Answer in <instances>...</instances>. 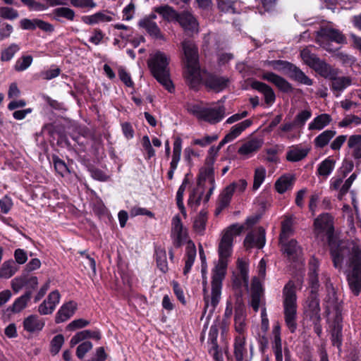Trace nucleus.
Wrapping results in <instances>:
<instances>
[{"label": "nucleus", "instance_id": "nucleus-1", "mask_svg": "<svg viewBox=\"0 0 361 361\" xmlns=\"http://www.w3.org/2000/svg\"><path fill=\"white\" fill-rule=\"evenodd\" d=\"M243 229V225L235 224L228 227L223 233L219 244V260L212 274L211 296L207 294L206 287L204 288V314L209 312L208 317L214 312L221 299L222 281L226 273L228 259L232 254L233 238L239 235Z\"/></svg>", "mask_w": 361, "mask_h": 361}, {"label": "nucleus", "instance_id": "nucleus-2", "mask_svg": "<svg viewBox=\"0 0 361 361\" xmlns=\"http://www.w3.org/2000/svg\"><path fill=\"white\" fill-rule=\"evenodd\" d=\"M181 44L184 54L185 78L192 86L203 81L208 88L216 92L221 91L227 87L229 80L226 77L209 74L204 78L200 68L197 47L192 41L184 40Z\"/></svg>", "mask_w": 361, "mask_h": 361}, {"label": "nucleus", "instance_id": "nucleus-3", "mask_svg": "<svg viewBox=\"0 0 361 361\" xmlns=\"http://www.w3.org/2000/svg\"><path fill=\"white\" fill-rule=\"evenodd\" d=\"M334 266L341 269L345 259L349 267L347 277L352 292L357 295L361 290V249L353 243H340L331 248Z\"/></svg>", "mask_w": 361, "mask_h": 361}, {"label": "nucleus", "instance_id": "nucleus-4", "mask_svg": "<svg viewBox=\"0 0 361 361\" xmlns=\"http://www.w3.org/2000/svg\"><path fill=\"white\" fill-rule=\"evenodd\" d=\"M319 268V260L312 257L309 262L308 280L311 288L310 295L305 301L304 306L305 313L312 321L319 322L320 306L318 298V289L319 287L318 272Z\"/></svg>", "mask_w": 361, "mask_h": 361}, {"label": "nucleus", "instance_id": "nucleus-5", "mask_svg": "<svg viewBox=\"0 0 361 361\" xmlns=\"http://www.w3.org/2000/svg\"><path fill=\"white\" fill-rule=\"evenodd\" d=\"M169 62V56L165 53L158 51L150 55L148 66L157 80L169 92H172L174 87L170 79Z\"/></svg>", "mask_w": 361, "mask_h": 361}, {"label": "nucleus", "instance_id": "nucleus-6", "mask_svg": "<svg viewBox=\"0 0 361 361\" xmlns=\"http://www.w3.org/2000/svg\"><path fill=\"white\" fill-rule=\"evenodd\" d=\"M283 306L286 324L291 333L297 328V295L296 287L293 281H289L283 287L282 291Z\"/></svg>", "mask_w": 361, "mask_h": 361}, {"label": "nucleus", "instance_id": "nucleus-7", "mask_svg": "<svg viewBox=\"0 0 361 361\" xmlns=\"http://www.w3.org/2000/svg\"><path fill=\"white\" fill-rule=\"evenodd\" d=\"M187 111L197 119L211 124L220 122L226 116V109L223 105L203 107L197 104H188Z\"/></svg>", "mask_w": 361, "mask_h": 361}, {"label": "nucleus", "instance_id": "nucleus-8", "mask_svg": "<svg viewBox=\"0 0 361 361\" xmlns=\"http://www.w3.org/2000/svg\"><path fill=\"white\" fill-rule=\"evenodd\" d=\"M327 40L335 42L338 44L345 43V37L339 30L330 27H322L317 32L316 41L324 48L329 49L325 44V41Z\"/></svg>", "mask_w": 361, "mask_h": 361}, {"label": "nucleus", "instance_id": "nucleus-9", "mask_svg": "<svg viewBox=\"0 0 361 361\" xmlns=\"http://www.w3.org/2000/svg\"><path fill=\"white\" fill-rule=\"evenodd\" d=\"M314 232L317 235L330 237L334 232L333 218L328 213L320 214L314 222Z\"/></svg>", "mask_w": 361, "mask_h": 361}, {"label": "nucleus", "instance_id": "nucleus-10", "mask_svg": "<svg viewBox=\"0 0 361 361\" xmlns=\"http://www.w3.org/2000/svg\"><path fill=\"white\" fill-rule=\"evenodd\" d=\"M343 178H345V176L343 175L342 176H334L330 180V188L338 190V197L339 199H342V197L348 192L353 183L356 179L357 175L355 173H352L344 183H343Z\"/></svg>", "mask_w": 361, "mask_h": 361}, {"label": "nucleus", "instance_id": "nucleus-11", "mask_svg": "<svg viewBox=\"0 0 361 361\" xmlns=\"http://www.w3.org/2000/svg\"><path fill=\"white\" fill-rule=\"evenodd\" d=\"M280 243L281 245V250L289 260L296 261L300 259L302 255V250L295 240H286L281 241Z\"/></svg>", "mask_w": 361, "mask_h": 361}, {"label": "nucleus", "instance_id": "nucleus-12", "mask_svg": "<svg viewBox=\"0 0 361 361\" xmlns=\"http://www.w3.org/2000/svg\"><path fill=\"white\" fill-rule=\"evenodd\" d=\"M61 295L58 290L51 292L38 307V312L42 315L51 314L60 302Z\"/></svg>", "mask_w": 361, "mask_h": 361}, {"label": "nucleus", "instance_id": "nucleus-13", "mask_svg": "<svg viewBox=\"0 0 361 361\" xmlns=\"http://www.w3.org/2000/svg\"><path fill=\"white\" fill-rule=\"evenodd\" d=\"M265 244V231L262 228H259L252 231L246 236L244 245L247 249L254 247L262 248Z\"/></svg>", "mask_w": 361, "mask_h": 361}, {"label": "nucleus", "instance_id": "nucleus-14", "mask_svg": "<svg viewBox=\"0 0 361 361\" xmlns=\"http://www.w3.org/2000/svg\"><path fill=\"white\" fill-rule=\"evenodd\" d=\"M172 232L175 236V245L177 247L180 246L188 240V233L186 229L183 227L179 216H175L172 219Z\"/></svg>", "mask_w": 361, "mask_h": 361}, {"label": "nucleus", "instance_id": "nucleus-15", "mask_svg": "<svg viewBox=\"0 0 361 361\" xmlns=\"http://www.w3.org/2000/svg\"><path fill=\"white\" fill-rule=\"evenodd\" d=\"M326 295L324 300V305L328 313L335 311L338 315L339 312L340 302L337 298L335 289L331 284H326Z\"/></svg>", "mask_w": 361, "mask_h": 361}, {"label": "nucleus", "instance_id": "nucleus-16", "mask_svg": "<svg viewBox=\"0 0 361 361\" xmlns=\"http://www.w3.org/2000/svg\"><path fill=\"white\" fill-rule=\"evenodd\" d=\"M246 312L243 305L238 303L235 308L234 326L238 336H245L246 331Z\"/></svg>", "mask_w": 361, "mask_h": 361}, {"label": "nucleus", "instance_id": "nucleus-17", "mask_svg": "<svg viewBox=\"0 0 361 361\" xmlns=\"http://www.w3.org/2000/svg\"><path fill=\"white\" fill-rule=\"evenodd\" d=\"M181 152L182 140L180 137H176L173 142L172 159L170 162V169L167 174L168 178L169 180H172L173 178L174 172L177 169L178 164L180 160Z\"/></svg>", "mask_w": 361, "mask_h": 361}, {"label": "nucleus", "instance_id": "nucleus-18", "mask_svg": "<svg viewBox=\"0 0 361 361\" xmlns=\"http://www.w3.org/2000/svg\"><path fill=\"white\" fill-rule=\"evenodd\" d=\"M271 333L273 336L271 341L272 349L275 355L276 361H283L281 326L278 322L274 324Z\"/></svg>", "mask_w": 361, "mask_h": 361}, {"label": "nucleus", "instance_id": "nucleus-19", "mask_svg": "<svg viewBox=\"0 0 361 361\" xmlns=\"http://www.w3.org/2000/svg\"><path fill=\"white\" fill-rule=\"evenodd\" d=\"M181 27L187 32H197L198 23L195 18L188 11L178 14L176 20Z\"/></svg>", "mask_w": 361, "mask_h": 361}, {"label": "nucleus", "instance_id": "nucleus-20", "mask_svg": "<svg viewBox=\"0 0 361 361\" xmlns=\"http://www.w3.org/2000/svg\"><path fill=\"white\" fill-rule=\"evenodd\" d=\"M77 303L73 301H69L64 303L58 310L55 322L56 324L62 323L69 319L77 310Z\"/></svg>", "mask_w": 361, "mask_h": 361}, {"label": "nucleus", "instance_id": "nucleus-21", "mask_svg": "<svg viewBox=\"0 0 361 361\" xmlns=\"http://www.w3.org/2000/svg\"><path fill=\"white\" fill-rule=\"evenodd\" d=\"M348 153L357 162H361V135H352L347 141Z\"/></svg>", "mask_w": 361, "mask_h": 361}, {"label": "nucleus", "instance_id": "nucleus-22", "mask_svg": "<svg viewBox=\"0 0 361 361\" xmlns=\"http://www.w3.org/2000/svg\"><path fill=\"white\" fill-rule=\"evenodd\" d=\"M20 26L23 30H33L38 27L45 32H53L54 26L47 22L39 19H27L24 18L20 20Z\"/></svg>", "mask_w": 361, "mask_h": 361}, {"label": "nucleus", "instance_id": "nucleus-23", "mask_svg": "<svg viewBox=\"0 0 361 361\" xmlns=\"http://www.w3.org/2000/svg\"><path fill=\"white\" fill-rule=\"evenodd\" d=\"M45 325L44 319L36 314H31L23 321V328L29 333H37L42 330Z\"/></svg>", "mask_w": 361, "mask_h": 361}, {"label": "nucleus", "instance_id": "nucleus-24", "mask_svg": "<svg viewBox=\"0 0 361 361\" xmlns=\"http://www.w3.org/2000/svg\"><path fill=\"white\" fill-rule=\"evenodd\" d=\"M337 75L338 73L336 72L334 76L330 79V87L334 94L338 97L345 89L351 85L352 81L350 77H338Z\"/></svg>", "mask_w": 361, "mask_h": 361}, {"label": "nucleus", "instance_id": "nucleus-25", "mask_svg": "<svg viewBox=\"0 0 361 361\" xmlns=\"http://www.w3.org/2000/svg\"><path fill=\"white\" fill-rule=\"evenodd\" d=\"M262 78L274 84L280 90L284 92H290L293 90L292 85L283 78L271 72L264 73Z\"/></svg>", "mask_w": 361, "mask_h": 361}, {"label": "nucleus", "instance_id": "nucleus-26", "mask_svg": "<svg viewBox=\"0 0 361 361\" xmlns=\"http://www.w3.org/2000/svg\"><path fill=\"white\" fill-rule=\"evenodd\" d=\"M251 291V306L255 312H257L259 307L263 291L261 281L257 279V277H254L252 279Z\"/></svg>", "mask_w": 361, "mask_h": 361}, {"label": "nucleus", "instance_id": "nucleus-27", "mask_svg": "<svg viewBox=\"0 0 361 361\" xmlns=\"http://www.w3.org/2000/svg\"><path fill=\"white\" fill-rule=\"evenodd\" d=\"M332 122V117L329 114H321L314 117L308 124L309 130L320 131Z\"/></svg>", "mask_w": 361, "mask_h": 361}, {"label": "nucleus", "instance_id": "nucleus-28", "mask_svg": "<svg viewBox=\"0 0 361 361\" xmlns=\"http://www.w3.org/2000/svg\"><path fill=\"white\" fill-rule=\"evenodd\" d=\"M251 87L263 93L266 104L271 105L274 102L276 99L275 94L269 86L265 83L255 80L251 83Z\"/></svg>", "mask_w": 361, "mask_h": 361}, {"label": "nucleus", "instance_id": "nucleus-29", "mask_svg": "<svg viewBox=\"0 0 361 361\" xmlns=\"http://www.w3.org/2000/svg\"><path fill=\"white\" fill-rule=\"evenodd\" d=\"M139 25L144 28L151 37L155 39H165L157 23L151 19H143L140 20Z\"/></svg>", "mask_w": 361, "mask_h": 361}, {"label": "nucleus", "instance_id": "nucleus-30", "mask_svg": "<svg viewBox=\"0 0 361 361\" xmlns=\"http://www.w3.org/2000/svg\"><path fill=\"white\" fill-rule=\"evenodd\" d=\"M19 267L13 259L4 261L0 266V279H8L18 271Z\"/></svg>", "mask_w": 361, "mask_h": 361}, {"label": "nucleus", "instance_id": "nucleus-31", "mask_svg": "<svg viewBox=\"0 0 361 361\" xmlns=\"http://www.w3.org/2000/svg\"><path fill=\"white\" fill-rule=\"evenodd\" d=\"M262 143L261 140L252 139L244 143L239 148L238 152L240 155L249 157L262 147Z\"/></svg>", "mask_w": 361, "mask_h": 361}, {"label": "nucleus", "instance_id": "nucleus-32", "mask_svg": "<svg viewBox=\"0 0 361 361\" xmlns=\"http://www.w3.org/2000/svg\"><path fill=\"white\" fill-rule=\"evenodd\" d=\"M295 178L293 174L286 173L281 176L275 183L276 191L283 194L288 189H290L295 182Z\"/></svg>", "mask_w": 361, "mask_h": 361}, {"label": "nucleus", "instance_id": "nucleus-33", "mask_svg": "<svg viewBox=\"0 0 361 361\" xmlns=\"http://www.w3.org/2000/svg\"><path fill=\"white\" fill-rule=\"evenodd\" d=\"M245 336H237L234 342V355L235 361H243L247 352L245 348Z\"/></svg>", "mask_w": 361, "mask_h": 361}, {"label": "nucleus", "instance_id": "nucleus-34", "mask_svg": "<svg viewBox=\"0 0 361 361\" xmlns=\"http://www.w3.org/2000/svg\"><path fill=\"white\" fill-rule=\"evenodd\" d=\"M234 192L229 185L226 186L219 197L218 207L216 214H219L224 208L228 206Z\"/></svg>", "mask_w": 361, "mask_h": 361}, {"label": "nucleus", "instance_id": "nucleus-35", "mask_svg": "<svg viewBox=\"0 0 361 361\" xmlns=\"http://www.w3.org/2000/svg\"><path fill=\"white\" fill-rule=\"evenodd\" d=\"M287 67L290 71L291 78L304 85H312V80L309 78L300 68L289 63H287Z\"/></svg>", "mask_w": 361, "mask_h": 361}, {"label": "nucleus", "instance_id": "nucleus-36", "mask_svg": "<svg viewBox=\"0 0 361 361\" xmlns=\"http://www.w3.org/2000/svg\"><path fill=\"white\" fill-rule=\"evenodd\" d=\"M336 132L334 130H326L317 135L314 140V145L316 148L322 149L326 147L330 140L336 135Z\"/></svg>", "mask_w": 361, "mask_h": 361}, {"label": "nucleus", "instance_id": "nucleus-37", "mask_svg": "<svg viewBox=\"0 0 361 361\" xmlns=\"http://www.w3.org/2000/svg\"><path fill=\"white\" fill-rule=\"evenodd\" d=\"M52 17L56 21L61 22V18H65L68 20H73L75 16V11L68 7H59L55 8L52 11Z\"/></svg>", "mask_w": 361, "mask_h": 361}, {"label": "nucleus", "instance_id": "nucleus-38", "mask_svg": "<svg viewBox=\"0 0 361 361\" xmlns=\"http://www.w3.org/2000/svg\"><path fill=\"white\" fill-rule=\"evenodd\" d=\"M335 163L333 159L326 158L318 165L317 174L326 178L334 171Z\"/></svg>", "mask_w": 361, "mask_h": 361}, {"label": "nucleus", "instance_id": "nucleus-39", "mask_svg": "<svg viewBox=\"0 0 361 361\" xmlns=\"http://www.w3.org/2000/svg\"><path fill=\"white\" fill-rule=\"evenodd\" d=\"M331 341L334 346L340 349L342 344V325L341 324V319L336 316L331 331Z\"/></svg>", "mask_w": 361, "mask_h": 361}, {"label": "nucleus", "instance_id": "nucleus-40", "mask_svg": "<svg viewBox=\"0 0 361 361\" xmlns=\"http://www.w3.org/2000/svg\"><path fill=\"white\" fill-rule=\"evenodd\" d=\"M153 10L167 21L176 20L178 17V13L168 5L157 6Z\"/></svg>", "mask_w": 361, "mask_h": 361}, {"label": "nucleus", "instance_id": "nucleus-41", "mask_svg": "<svg viewBox=\"0 0 361 361\" xmlns=\"http://www.w3.org/2000/svg\"><path fill=\"white\" fill-rule=\"evenodd\" d=\"M313 69L322 77L329 80L333 78L334 74L337 72L336 69L322 60L319 61Z\"/></svg>", "mask_w": 361, "mask_h": 361}, {"label": "nucleus", "instance_id": "nucleus-42", "mask_svg": "<svg viewBox=\"0 0 361 361\" xmlns=\"http://www.w3.org/2000/svg\"><path fill=\"white\" fill-rule=\"evenodd\" d=\"M219 9L224 13H235L240 11V3L231 0H216Z\"/></svg>", "mask_w": 361, "mask_h": 361}, {"label": "nucleus", "instance_id": "nucleus-43", "mask_svg": "<svg viewBox=\"0 0 361 361\" xmlns=\"http://www.w3.org/2000/svg\"><path fill=\"white\" fill-rule=\"evenodd\" d=\"M252 123L250 119H246L231 127L230 131L227 133L228 136L233 141L238 137L246 128H249Z\"/></svg>", "mask_w": 361, "mask_h": 361}, {"label": "nucleus", "instance_id": "nucleus-44", "mask_svg": "<svg viewBox=\"0 0 361 361\" xmlns=\"http://www.w3.org/2000/svg\"><path fill=\"white\" fill-rule=\"evenodd\" d=\"M237 267L239 271V282L238 285H243L246 288L248 286V264L242 259H238L237 262Z\"/></svg>", "mask_w": 361, "mask_h": 361}, {"label": "nucleus", "instance_id": "nucleus-45", "mask_svg": "<svg viewBox=\"0 0 361 361\" xmlns=\"http://www.w3.org/2000/svg\"><path fill=\"white\" fill-rule=\"evenodd\" d=\"M32 292L27 290L25 294L18 298L13 302L11 310L14 313H18L25 308L28 301L31 298Z\"/></svg>", "mask_w": 361, "mask_h": 361}, {"label": "nucleus", "instance_id": "nucleus-46", "mask_svg": "<svg viewBox=\"0 0 361 361\" xmlns=\"http://www.w3.org/2000/svg\"><path fill=\"white\" fill-rule=\"evenodd\" d=\"M308 149L300 147H294L286 153V159L290 161H298L304 159L308 154Z\"/></svg>", "mask_w": 361, "mask_h": 361}, {"label": "nucleus", "instance_id": "nucleus-47", "mask_svg": "<svg viewBox=\"0 0 361 361\" xmlns=\"http://www.w3.org/2000/svg\"><path fill=\"white\" fill-rule=\"evenodd\" d=\"M218 329L216 326H212L209 331L208 343L209 345V352L210 354H216L218 350L217 344Z\"/></svg>", "mask_w": 361, "mask_h": 361}, {"label": "nucleus", "instance_id": "nucleus-48", "mask_svg": "<svg viewBox=\"0 0 361 361\" xmlns=\"http://www.w3.org/2000/svg\"><path fill=\"white\" fill-rule=\"evenodd\" d=\"M300 57L305 64L312 68L320 60L314 54H312L308 48L303 49L301 51Z\"/></svg>", "mask_w": 361, "mask_h": 361}, {"label": "nucleus", "instance_id": "nucleus-49", "mask_svg": "<svg viewBox=\"0 0 361 361\" xmlns=\"http://www.w3.org/2000/svg\"><path fill=\"white\" fill-rule=\"evenodd\" d=\"M266 169L264 166H258L255 169L254 173V180L252 188L257 190L263 183L266 177Z\"/></svg>", "mask_w": 361, "mask_h": 361}, {"label": "nucleus", "instance_id": "nucleus-50", "mask_svg": "<svg viewBox=\"0 0 361 361\" xmlns=\"http://www.w3.org/2000/svg\"><path fill=\"white\" fill-rule=\"evenodd\" d=\"M155 255L158 268L163 273L166 272L168 271V263L166 251L163 249L158 248L155 251Z\"/></svg>", "mask_w": 361, "mask_h": 361}, {"label": "nucleus", "instance_id": "nucleus-51", "mask_svg": "<svg viewBox=\"0 0 361 361\" xmlns=\"http://www.w3.org/2000/svg\"><path fill=\"white\" fill-rule=\"evenodd\" d=\"M207 221V213L204 212H200L194 221L193 227L195 231L200 234H202L206 228Z\"/></svg>", "mask_w": 361, "mask_h": 361}, {"label": "nucleus", "instance_id": "nucleus-52", "mask_svg": "<svg viewBox=\"0 0 361 361\" xmlns=\"http://www.w3.org/2000/svg\"><path fill=\"white\" fill-rule=\"evenodd\" d=\"M188 180L185 178L179 187L176 194V203L177 206L183 215H186V211L183 204V195L185 191Z\"/></svg>", "mask_w": 361, "mask_h": 361}, {"label": "nucleus", "instance_id": "nucleus-53", "mask_svg": "<svg viewBox=\"0 0 361 361\" xmlns=\"http://www.w3.org/2000/svg\"><path fill=\"white\" fill-rule=\"evenodd\" d=\"M32 63V57L30 55L22 56L19 58L14 66L16 71H23L26 70Z\"/></svg>", "mask_w": 361, "mask_h": 361}, {"label": "nucleus", "instance_id": "nucleus-54", "mask_svg": "<svg viewBox=\"0 0 361 361\" xmlns=\"http://www.w3.org/2000/svg\"><path fill=\"white\" fill-rule=\"evenodd\" d=\"M20 49V47L16 44H11L8 47L4 49L1 52V60L2 61H10Z\"/></svg>", "mask_w": 361, "mask_h": 361}, {"label": "nucleus", "instance_id": "nucleus-55", "mask_svg": "<svg viewBox=\"0 0 361 361\" xmlns=\"http://www.w3.org/2000/svg\"><path fill=\"white\" fill-rule=\"evenodd\" d=\"M73 6L88 11L96 7L97 4L93 0H71Z\"/></svg>", "mask_w": 361, "mask_h": 361}, {"label": "nucleus", "instance_id": "nucleus-56", "mask_svg": "<svg viewBox=\"0 0 361 361\" xmlns=\"http://www.w3.org/2000/svg\"><path fill=\"white\" fill-rule=\"evenodd\" d=\"M64 343V338L63 335L58 334L55 336L51 341L50 346V352L52 355H56L61 350L63 344Z\"/></svg>", "mask_w": 361, "mask_h": 361}, {"label": "nucleus", "instance_id": "nucleus-57", "mask_svg": "<svg viewBox=\"0 0 361 361\" xmlns=\"http://www.w3.org/2000/svg\"><path fill=\"white\" fill-rule=\"evenodd\" d=\"M52 159L55 170L61 176H64L69 173L68 168L63 160L56 156H54Z\"/></svg>", "mask_w": 361, "mask_h": 361}, {"label": "nucleus", "instance_id": "nucleus-58", "mask_svg": "<svg viewBox=\"0 0 361 361\" xmlns=\"http://www.w3.org/2000/svg\"><path fill=\"white\" fill-rule=\"evenodd\" d=\"M312 116V111L310 109H305L299 112L294 120L295 126H303L306 121Z\"/></svg>", "mask_w": 361, "mask_h": 361}, {"label": "nucleus", "instance_id": "nucleus-59", "mask_svg": "<svg viewBox=\"0 0 361 361\" xmlns=\"http://www.w3.org/2000/svg\"><path fill=\"white\" fill-rule=\"evenodd\" d=\"M195 257L196 248L195 244L192 241L188 240L186 247L185 262L193 265Z\"/></svg>", "mask_w": 361, "mask_h": 361}, {"label": "nucleus", "instance_id": "nucleus-60", "mask_svg": "<svg viewBox=\"0 0 361 361\" xmlns=\"http://www.w3.org/2000/svg\"><path fill=\"white\" fill-rule=\"evenodd\" d=\"M217 138V135H206L202 138L194 139L192 142V144L204 147L211 144L212 142L216 140Z\"/></svg>", "mask_w": 361, "mask_h": 361}, {"label": "nucleus", "instance_id": "nucleus-61", "mask_svg": "<svg viewBox=\"0 0 361 361\" xmlns=\"http://www.w3.org/2000/svg\"><path fill=\"white\" fill-rule=\"evenodd\" d=\"M118 74L121 80L128 87H132L133 82L131 79L130 74L126 71V68L123 66L118 68Z\"/></svg>", "mask_w": 361, "mask_h": 361}, {"label": "nucleus", "instance_id": "nucleus-62", "mask_svg": "<svg viewBox=\"0 0 361 361\" xmlns=\"http://www.w3.org/2000/svg\"><path fill=\"white\" fill-rule=\"evenodd\" d=\"M11 285L13 290L16 293H18L24 286H25V275H21L14 278L11 281Z\"/></svg>", "mask_w": 361, "mask_h": 361}, {"label": "nucleus", "instance_id": "nucleus-63", "mask_svg": "<svg viewBox=\"0 0 361 361\" xmlns=\"http://www.w3.org/2000/svg\"><path fill=\"white\" fill-rule=\"evenodd\" d=\"M92 343L90 341H85L80 344L76 350V355L79 359H82L85 355L92 348Z\"/></svg>", "mask_w": 361, "mask_h": 361}, {"label": "nucleus", "instance_id": "nucleus-64", "mask_svg": "<svg viewBox=\"0 0 361 361\" xmlns=\"http://www.w3.org/2000/svg\"><path fill=\"white\" fill-rule=\"evenodd\" d=\"M90 324V322L88 320L84 319H78L73 320L71 323L68 324L66 326V329L69 331H74L78 329L84 328Z\"/></svg>", "mask_w": 361, "mask_h": 361}]
</instances>
